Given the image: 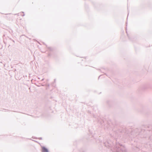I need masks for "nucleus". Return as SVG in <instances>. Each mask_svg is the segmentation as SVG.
Returning <instances> with one entry per match:
<instances>
[{
	"mask_svg": "<svg viewBox=\"0 0 152 152\" xmlns=\"http://www.w3.org/2000/svg\"><path fill=\"white\" fill-rule=\"evenodd\" d=\"M42 152H48V149L44 147H42Z\"/></svg>",
	"mask_w": 152,
	"mask_h": 152,
	"instance_id": "nucleus-1",
	"label": "nucleus"
},
{
	"mask_svg": "<svg viewBox=\"0 0 152 152\" xmlns=\"http://www.w3.org/2000/svg\"><path fill=\"white\" fill-rule=\"evenodd\" d=\"M21 15H22V16L24 15V13L23 12H22L21 13Z\"/></svg>",
	"mask_w": 152,
	"mask_h": 152,
	"instance_id": "nucleus-2",
	"label": "nucleus"
}]
</instances>
